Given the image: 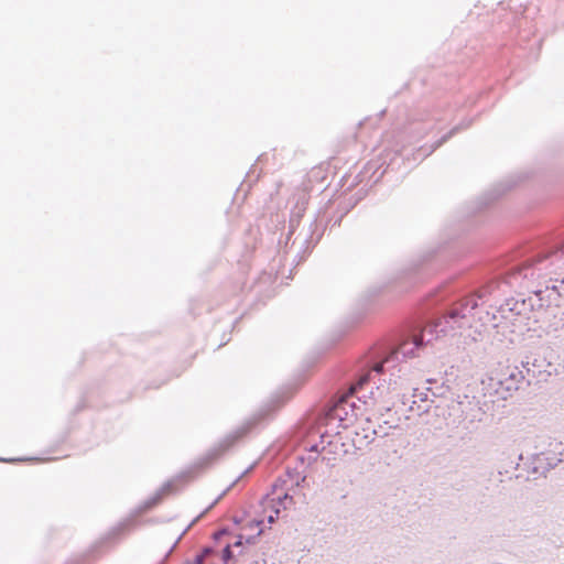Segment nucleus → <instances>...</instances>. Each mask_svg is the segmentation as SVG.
I'll list each match as a JSON object with an SVG mask.
<instances>
[{
  "instance_id": "9",
  "label": "nucleus",
  "mask_w": 564,
  "mask_h": 564,
  "mask_svg": "<svg viewBox=\"0 0 564 564\" xmlns=\"http://www.w3.org/2000/svg\"><path fill=\"white\" fill-rule=\"evenodd\" d=\"M414 343L416 346H420L422 344V338L421 337H414Z\"/></svg>"
},
{
  "instance_id": "8",
  "label": "nucleus",
  "mask_w": 564,
  "mask_h": 564,
  "mask_svg": "<svg viewBox=\"0 0 564 564\" xmlns=\"http://www.w3.org/2000/svg\"><path fill=\"white\" fill-rule=\"evenodd\" d=\"M369 375L361 376L358 381V386H362L368 380Z\"/></svg>"
},
{
  "instance_id": "4",
  "label": "nucleus",
  "mask_w": 564,
  "mask_h": 564,
  "mask_svg": "<svg viewBox=\"0 0 564 564\" xmlns=\"http://www.w3.org/2000/svg\"><path fill=\"white\" fill-rule=\"evenodd\" d=\"M263 521L262 520H251L246 522L237 536L236 542L234 543V546L240 547L243 542L246 543H252L256 538H258L263 529H262Z\"/></svg>"
},
{
  "instance_id": "10",
  "label": "nucleus",
  "mask_w": 564,
  "mask_h": 564,
  "mask_svg": "<svg viewBox=\"0 0 564 564\" xmlns=\"http://www.w3.org/2000/svg\"><path fill=\"white\" fill-rule=\"evenodd\" d=\"M226 533L225 532H218L215 538L216 539H220L221 536H224Z\"/></svg>"
},
{
  "instance_id": "3",
  "label": "nucleus",
  "mask_w": 564,
  "mask_h": 564,
  "mask_svg": "<svg viewBox=\"0 0 564 564\" xmlns=\"http://www.w3.org/2000/svg\"><path fill=\"white\" fill-rule=\"evenodd\" d=\"M231 556V545L227 543L220 550L206 549L197 557V564H227Z\"/></svg>"
},
{
  "instance_id": "2",
  "label": "nucleus",
  "mask_w": 564,
  "mask_h": 564,
  "mask_svg": "<svg viewBox=\"0 0 564 564\" xmlns=\"http://www.w3.org/2000/svg\"><path fill=\"white\" fill-rule=\"evenodd\" d=\"M496 380L499 384L497 393H500L506 399L511 392L518 389V384L522 379V375L517 370L516 367L510 365H499L494 371L490 378Z\"/></svg>"
},
{
  "instance_id": "6",
  "label": "nucleus",
  "mask_w": 564,
  "mask_h": 564,
  "mask_svg": "<svg viewBox=\"0 0 564 564\" xmlns=\"http://www.w3.org/2000/svg\"><path fill=\"white\" fill-rule=\"evenodd\" d=\"M328 445H329L330 447H335V448H336L338 445H341V446H343L344 444L341 443V438H340V436L336 435V436H334V437H333V440L328 443Z\"/></svg>"
},
{
  "instance_id": "1",
  "label": "nucleus",
  "mask_w": 564,
  "mask_h": 564,
  "mask_svg": "<svg viewBox=\"0 0 564 564\" xmlns=\"http://www.w3.org/2000/svg\"><path fill=\"white\" fill-rule=\"evenodd\" d=\"M302 481L305 477L301 478ZM303 496L300 488V478L288 475L285 478H279L272 487L271 494L264 500V510L270 509L267 514L269 523L278 518L281 510H288L294 505L296 497Z\"/></svg>"
},
{
  "instance_id": "7",
  "label": "nucleus",
  "mask_w": 564,
  "mask_h": 564,
  "mask_svg": "<svg viewBox=\"0 0 564 564\" xmlns=\"http://www.w3.org/2000/svg\"><path fill=\"white\" fill-rule=\"evenodd\" d=\"M386 361H387V360L376 364V365L373 366V368H372V371H375V372H377V373H381V372H382V370H383V365H384V362H386Z\"/></svg>"
},
{
  "instance_id": "5",
  "label": "nucleus",
  "mask_w": 564,
  "mask_h": 564,
  "mask_svg": "<svg viewBox=\"0 0 564 564\" xmlns=\"http://www.w3.org/2000/svg\"><path fill=\"white\" fill-rule=\"evenodd\" d=\"M347 405H348V404H347V402L341 401V402L337 403V404L332 409V411H330V416H332V417H335V419H338V420H340V421H343V422H345V423H344V425H345V426H347V425H348V423H350V422H351V420H350V419H348V417H345V419H344V417H343V415H341L343 413H345V414H346V406H347Z\"/></svg>"
}]
</instances>
